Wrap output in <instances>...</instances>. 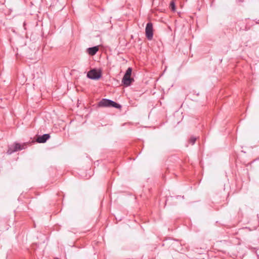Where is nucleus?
Returning <instances> with one entry per match:
<instances>
[{"instance_id":"obj_7","label":"nucleus","mask_w":259,"mask_h":259,"mask_svg":"<svg viewBox=\"0 0 259 259\" xmlns=\"http://www.w3.org/2000/svg\"><path fill=\"white\" fill-rule=\"evenodd\" d=\"M98 50H99L98 46H96V47H94L90 48L88 49L87 52L89 55H90L91 56H94L96 54V53L98 51Z\"/></svg>"},{"instance_id":"obj_6","label":"nucleus","mask_w":259,"mask_h":259,"mask_svg":"<svg viewBox=\"0 0 259 259\" xmlns=\"http://www.w3.org/2000/svg\"><path fill=\"white\" fill-rule=\"evenodd\" d=\"M50 138V135L49 134H44L42 136H39L37 139L36 141L39 143H43L47 141Z\"/></svg>"},{"instance_id":"obj_3","label":"nucleus","mask_w":259,"mask_h":259,"mask_svg":"<svg viewBox=\"0 0 259 259\" xmlns=\"http://www.w3.org/2000/svg\"><path fill=\"white\" fill-rule=\"evenodd\" d=\"M27 144L28 143H23L22 144L19 143H15L9 147V149L7 151V153L8 154H11L14 152L24 149L26 148Z\"/></svg>"},{"instance_id":"obj_1","label":"nucleus","mask_w":259,"mask_h":259,"mask_svg":"<svg viewBox=\"0 0 259 259\" xmlns=\"http://www.w3.org/2000/svg\"><path fill=\"white\" fill-rule=\"evenodd\" d=\"M132 72V69L130 67L126 70L125 74L122 79V82L124 85L128 87L134 81V79L131 77Z\"/></svg>"},{"instance_id":"obj_8","label":"nucleus","mask_w":259,"mask_h":259,"mask_svg":"<svg viewBox=\"0 0 259 259\" xmlns=\"http://www.w3.org/2000/svg\"><path fill=\"white\" fill-rule=\"evenodd\" d=\"M169 7L172 11H175L176 6H175V3L174 1H171L170 2Z\"/></svg>"},{"instance_id":"obj_4","label":"nucleus","mask_w":259,"mask_h":259,"mask_svg":"<svg viewBox=\"0 0 259 259\" xmlns=\"http://www.w3.org/2000/svg\"><path fill=\"white\" fill-rule=\"evenodd\" d=\"M101 74L100 70L93 69L88 72L87 76L92 79H98L101 77Z\"/></svg>"},{"instance_id":"obj_5","label":"nucleus","mask_w":259,"mask_h":259,"mask_svg":"<svg viewBox=\"0 0 259 259\" xmlns=\"http://www.w3.org/2000/svg\"><path fill=\"white\" fill-rule=\"evenodd\" d=\"M146 35L149 40H151L153 36V25L151 22L148 23L145 28Z\"/></svg>"},{"instance_id":"obj_9","label":"nucleus","mask_w":259,"mask_h":259,"mask_svg":"<svg viewBox=\"0 0 259 259\" xmlns=\"http://www.w3.org/2000/svg\"><path fill=\"white\" fill-rule=\"evenodd\" d=\"M196 140V139L195 138L191 137L189 140V142L192 145H193L195 143Z\"/></svg>"},{"instance_id":"obj_2","label":"nucleus","mask_w":259,"mask_h":259,"mask_svg":"<svg viewBox=\"0 0 259 259\" xmlns=\"http://www.w3.org/2000/svg\"><path fill=\"white\" fill-rule=\"evenodd\" d=\"M99 106L101 107H113L117 109L121 108L120 105L109 99H102L99 103Z\"/></svg>"}]
</instances>
